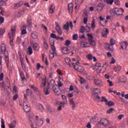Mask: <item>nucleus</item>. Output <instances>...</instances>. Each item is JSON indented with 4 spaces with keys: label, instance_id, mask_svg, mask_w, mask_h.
Wrapping results in <instances>:
<instances>
[{
    "label": "nucleus",
    "instance_id": "1",
    "mask_svg": "<svg viewBox=\"0 0 128 128\" xmlns=\"http://www.w3.org/2000/svg\"><path fill=\"white\" fill-rule=\"evenodd\" d=\"M34 122L37 126H42V125L44 124V120L40 118L38 116H35V120L33 118L32 124H34Z\"/></svg>",
    "mask_w": 128,
    "mask_h": 128
},
{
    "label": "nucleus",
    "instance_id": "2",
    "mask_svg": "<svg viewBox=\"0 0 128 128\" xmlns=\"http://www.w3.org/2000/svg\"><path fill=\"white\" fill-rule=\"evenodd\" d=\"M23 110L25 112H28L30 110V107L28 106V102L25 101L23 103Z\"/></svg>",
    "mask_w": 128,
    "mask_h": 128
},
{
    "label": "nucleus",
    "instance_id": "3",
    "mask_svg": "<svg viewBox=\"0 0 128 128\" xmlns=\"http://www.w3.org/2000/svg\"><path fill=\"white\" fill-rule=\"evenodd\" d=\"M62 96L63 102H56V106H60V104H68V99L66 98V96L64 95H62Z\"/></svg>",
    "mask_w": 128,
    "mask_h": 128
},
{
    "label": "nucleus",
    "instance_id": "4",
    "mask_svg": "<svg viewBox=\"0 0 128 128\" xmlns=\"http://www.w3.org/2000/svg\"><path fill=\"white\" fill-rule=\"evenodd\" d=\"M114 44H115L114 40V39L112 38L110 40V44H106V48L109 50H112V49H113L112 46H114Z\"/></svg>",
    "mask_w": 128,
    "mask_h": 128
},
{
    "label": "nucleus",
    "instance_id": "5",
    "mask_svg": "<svg viewBox=\"0 0 128 128\" xmlns=\"http://www.w3.org/2000/svg\"><path fill=\"white\" fill-rule=\"evenodd\" d=\"M113 12H114V14H116V16H120L124 11L122 10V8H116L114 10H113Z\"/></svg>",
    "mask_w": 128,
    "mask_h": 128
},
{
    "label": "nucleus",
    "instance_id": "6",
    "mask_svg": "<svg viewBox=\"0 0 128 128\" xmlns=\"http://www.w3.org/2000/svg\"><path fill=\"white\" fill-rule=\"evenodd\" d=\"M84 0H76V2H75V4H76L75 10H80V4H82V2H84Z\"/></svg>",
    "mask_w": 128,
    "mask_h": 128
},
{
    "label": "nucleus",
    "instance_id": "7",
    "mask_svg": "<svg viewBox=\"0 0 128 128\" xmlns=\"http://www.w3.org/2000/svg\"><path fill=\"white\" fill-rule=\"evenodd\" d=\"M88 38V42L90 44H91V46H96V41L94 40H92L94 38V37L92 36V34H87Z\"/></svg>",
    "mask_w": 128,
    "mask_h": 128
},
{
    "label": "nucleus",
    "instance_id": "8",
    "mask_svg": "<svg viewBox=\"0 0 128 128\" xmlns=\"http://www.w3.org/2000/svg\"><path fill=\"white\" fill-rule=\"evenodd\" d=\"M94 84L99 88H102V86H104V83L99 79L94 80Z\"/></svg>",
    "mask_w": 128,
    "mask_h": 128
},
{
    "label": "nucleus",
    "instance_id": "9",
    "mask_svg": "<svg viewBox=\"0 0 128 128\" xmlns=\"http://www.w3.org/2000/svg\"><path fill=\"white\" fill-rule=\"evenodd\" d=\"M104 5L102 3H99L96 6V10L98 12H100L104 10Z\"/></svg>",
    "mask_w": 128,
    "mask_h": 128
},
{
    "label": "nucleus",
    "instance_id": "10",
    "mask_svg": "<svg viewBox=\"0 0 128 128\" xmlns=\"http://www.w3.org/2000/svg\"><path fill=\"white\" fill-rule=\"evenodd\" d=\"M50 83H48V86L44 88V94H46V96H48V94H50Z\"/></svg>",
    "mask_w": 128,
    "mask_h": 128
},
{
    "label": "nucleus",
    "instance_id": "11",
    "mask_svg": "<svg viewBox=\"0 0 128 128\" xmlns=\"http://www.w3.org/2000/svg\"><path fill=\"white\" fill-rule=\"evenodd\" d=\"M108 30L106 28H104L102 32V36L103 38H108Z\"/></svg>",
    "mask_w": 128,
    "mask_h": 128
},
{
    "label": "nucleus",
    "instance_id": "12",
    "mask_svg": "<svg viewBox=\"0 0 128 128\" xmlns=\"http://www.w3.org/2000/svg\"><path fill=\"white\" fill-rule=\"evenodd\" d=\"M69 104L70 106H71L72 110H76V102H74V98H70L69 100Z\"/></svg>",
    "mask_w": 128,
    "mask_h": 128
},
{
    "label": "nucleus",
    "instance_id": "13",
    "mask_svg": "<svg viewBox=\"0 0 128 128\" xmlns=\"http://www.w3.org/2000/svg\"><path fill=\"white\" fill-rule=\"evenodd\" d=\"M72 60L74 62L71 64L72 66H73V68H76V67L78 66L80 64V62H78V59L72 58Z\"/></svg>",
    "mask_w": 128,
    "mask_h": 128
},
{
    "label": "nucleus",
    "instance_id": "14",
    "mask_svg": "<svg viewBox=\"0 0 128 128\" xmlns=\"http://www.w3.org/2000/svg\"><path fill=\"white\" fill-rule=\"evenodd\" d=\"M52 90H53L54 92L57 96H60V95L62 94V90L60 89L56 88V86H54V85H53V86H52Z\"/></svg>",
    "mask_w": 128,
    "mask_h": 128
},
{
    "label": "nucleus",
    "instance_id": "15",
    "mask_svg": "<svg viewBox=\"0 0 128 128\" xmlns=\"http://www.w3.org/2000/svg\"><path fill=\"white\" fill-rule=\"evenodd\" d=\"M50 38H55L56 40H60L62 42L64 40V37L57 36L56 35L54 34H50Z\"/></svg>",
    "mask_w": 128,
    "mask_h": 128
},
{
    "label": "nucleus",
    "instance_id": "16",
    "mask_svg": "<svg viewBox=\"0 0 128 128\" xmlns=\"http://www.w3.org/2000/svg\"><path fill=\"white\" fill-rule=\"evenodd\" d=\"M16 30V26H12V28H11L12 33L8 34L9 36H14V34Z\"/></svg>",
    "mask_w": 128,
    "mask_h": 128
},
{
    "label": "nucleus",
    "instance_id": "17",
    "mask_svg": "<svg viewBox=\"0 0 128 128\" xmlns=\"http://www.w3.org/2000/svg\"><path fill=\"white\" fill-rule=\"evenodd\" d=\"M68 10L70 14H72L74 12V4L70 3L68 4Z\"/></svg>",
    "mask_w": 128,
    "mask_h": 128
},
{
    "label": "nucleus",
    "instance_id": "18",
    "mask_svg": "<svg viewBox=\"0 0 128 128\" xmlns=\"http://www.w3.org/2000/svg\"><path fill=\"white\" fill-rule=\"evenodd\" d=\"M108 68V66H106V64H104L103 65V66L102 67V68L99 70L98 71V72H101L102 74H104L106 70V68Z\"/></svg>",
    "mask_w": 128,
    "mask_h": 128
},
{
    "label": "nucleus",
    "instance_id": "19",
    "mask_svg": "<svg viewBox=\"0 0 128 128\" xmlns=\"http://www.w3.org/2000/svg\"><path fill=\"white\" fill-rule=\"evenodd\" d=\"M98 122V117L96 116H94L90 119V122L92 124H96Z\"/></svg>",
    "mask_w": 128,
    "mask_h": 128
},
{
    "label": "nucleus",
    "instance_id": "20",
    "mask_svg": "<svg viewBox=\"0 0 128 128\" xmlns=\"http://www.w3.org/2000/svg\"><path fill=\"white\" fill-rule=\"evenodd\" d=\"M55 10H56V6H54V4H52L49 10L50 14H52L54 12Z\"/></svg>",
    "mask_w": 128,
    "mask_h": 128
},
{
    "label": "nucleus",
    "instance_id": "21",
    "mask_svg": "<svg viewBox=\"0 0 128 128\" xmlns=\"http://www.w3.org/2000/svg\"><path fill=\"white\" fill-rule=\"evenodd\" d=\"M0 50H1L2 52H4V54L5 52H6V44H1Z\"/></svg>",
    "mask_w": 128,
    "mask_h": 128
},
{
    "label": "nucleus",
    "instance_id": "22",
    "mask_svg": "<svg viewBox=\"0 0 128 128\" xmlns=\"http://www.w3.org/2000/svg\"><path fill=\"white\" fill-rule=\"evenodd\" d=\"M74 68L77 70V72H84V68H82V66H77Z\"/></svg>",
    "mask_w": 128,
    "mask_h": 128
},
{
    "label": "nucleus",
    "instance_id": "23",
    "mask_svg": "<svg viewBox=\"0 0 128 128\" xmlns=\"http://www.w3.org/2000/svg\"><path fill=\"white\" fill-rule=\"evenodd\" d=\"M96 90H98V92H96ZM92 94L94 96H96V94H98V92L99 94H100V90L98 88H92Z\"/></svg>",
    "mask_w": 128,
    "mask_h": 128
},
{
    "label": "nucleus",
    "instance_id": "24",
    "mask_svg": "<svg viewBox=\"0 0 128 128\" xmlns=\"http://www.w3.org/2000/svg\"><path fill=\"white\" fill-rule=\"evenodd\" d=\"M56 30L57 32H58V34H59V36H62V32L60 30V26L57 25L56 26Z\"/></svg>",
    "mask_w": 128,
    "mask_h": 128
},
{
    "label": "nucleus",
    "instance_id": "25",
    "mask_svg": "<svg viewBox=\"0 0 128 128\" xmlns=\"http://www.w3.org/2000/svg\"><path fill=\"white\" fill-rule=\"evenodd\" d=\"M102 66V64L100 62H96L94 66V70L98 72V70H100V68Z\"/></svg>",
    "mask_w": 128,
    "mask_h": 128
},
{
    "label": "nucleus",
    "instance_id": "26",
    "mask_svg": "<svg viewBox=\"0 0 128 128\" xmlns=\"http://www.w3.org/2000/svg\"><path fill=\"white\" fill-rule=\"evenodd\" d=\"M4 56H5V60L6 62V64L7 66H8L9 64H8V52H5L4 54Z\"/></svg>",
    "mask_w": 128,
    "mask_h": 128
},
{
    "label": "nucleus",
    "instance_id": "27",
    "mask_svg": "<svg viewBox=\"0 0 128 128\" xmlns=\"http://www.w3.org/2000/svg\"><path fill=\"white\" fill-rule=\"evenodd\" d=\"M22 4H24V2H19L17 4H14V8H20V6H22Z\"/></svg>",
    "mask_w": 128,
    "mask_h": 128
},
{
    "label": "nucleus",
    "instance_id": "28",
    "mask_svg": "<svg viewBox=\"0 0 128 128\" xmlns=\"http://www.w3.org/2000/svg\"><path fill=\"white\" fill-rule=\"evenodd\" d=\"M126 46H128V42H121V48L122 50H126Z\"/></svg>",
    "mask_w": 128,
    "mask_h": 128
},
{
    "label": "nucleus",
    "instance_id": "29",
    "mask_svg": "<svg viewBox=\"0 0 128 128\" xmlns=\"http://www.w3.org/2000/svg\"><path fill=\"white\" fill-rule=\"evenodd\" d=\"M106 122H108V120H106L103 118V119H101L100 120V121L98 122V124H101L102 126H104V124H106Z\"/></svg>",
    "mask_w": 128,
    "mask_h": 128
},
{
    "label": "nucleus",
    "instance_id": "30",
    "mask_svg": "<svg viewBox=\"0 0 128 128\" xmlns=\"http://www.w3.org/2000/svg\"><path fill=\"white\" fill-rule=\"evenodd\" d=\"M16 126V121H13L11 124H8L9 128H14Z\"/></svg>",
    "mask_w": 128,
    "mask_h": 128
},
{
    "label": "nucleus",
    "instance_id": "31",
    "mask_svg": "<svg viewBox=\"0 0 128 128\" xmlns=\"http://www.w3.org/2000/svg\"><path fill=\"white\" fill-rule=\"evenodd\" d=\"M106 106H108L109 108H110V106H114V103L112 102V101H108L106 102V104H105Z\"/></svg>",
    "mask_w": 128,
    "mask_h": 128
},
{
    "label": "nucleus",
    "instance_id": "32",
    "mask_svg": "<svg viewBox=\"0 0 128 128\" xmlns=\"http://www.w3.org/2000/svg\"><path fill=\"white\" fill-rule=\"evenodd\" d=\"M65 62L66 64H68L69 66H70V68H72V62H70V58H65Z\"/></svg>",
    "mask_w": 128,
    "mask_h": 128
},
{
    "label": "nucleus",
    "instance_id": "33",
    "mask_svg": "<svg viewBox=\"0 0 128 128\" xmlns=\"http://www.w3.org/2000/svg\"><path fill=\"white\" fill-rule=\"evenodd\" d=\"M96 20L94 18H92V22L91 23V28H92L94 29L96 28Z\"/></svg>",
    "mask_w": 128,
    "mask_h": 128
},
{
    "label": "nucleus",
    "instance_id": "34",
    "mask_svg": "<svg viewBox=\"0 0 128 128\" xmlns=\"http://www.w3.org/2000/svg\"><path fill=\"white\" fill-rule=\"evenodd\" d=\"M121 82H126V78L124 76H121L120 79Z\"/></svg>",
    "mask_w": 128,
    "mask_h": 128
},
{
    "label": "nucleus",
    "instance_id": "35",
    "mask_svg": "<svg viewBox=\"0 0 128 128\" xmlns=\"http://www.w3.org/2000/svg\"><path fill=\"white\" fill-rule=\"evenodd\" d=\"M68 48L64 47L62 49V52L64 54H68Z\"/></svg>",
    "mask_w": 128,
    "mask_h": 128
},
{
    "label": "nucleus",
    "instance_id": "36",
    "mask_svg": "<svg viewBox=\"0 0 128 128\" xmlns=\"http://www.w3.org/2000/svg\"><path fill=\"white\" fill-rule=\"evenodd\" d=\"M33 48L34 50H38V44H33Z\"/></svg>",
    "mask_w": 128,
    "mask_h": 128
},
{
    "label": "nucleus",
    "instance_id": "37",
    "mask_svg": "<svg viewBox=\"0 0 128 128\" xmlns=\"http://www.w3.org/2000/svg\"><path fill=\"white\" fill-rule=\"evenodd\" d=\"M69 26H70V24H68V22H67L66 24H65L64 25L63 28H64V30H68Z\"/></svg>",
    "mask_w": 128,
    "mask_h": 128
},
{
    "label": "nucleus",
    "instance_id": "38",
    "mask_svg": "<svg viewBox=\"0 0 128 128\" xmlns=\"http://www.w3.org/2000/svg\"><path fill=\"white\" fill-rule=\"evenodd\" d=\"M32 38H34V40H36V38H38V33L36 32L32 33Z\"/></svg>",
    "mask_w": 128,
    "mask_h": 128
},
{
    "label": "nucleus",
    "instance_id": "39",
    "mask_svg": "<svg viewBox=\"0 0 128 128\" xmlns=\"http://www.w3.org/2000/svg\"><path fill=\"white\" fill-rule=\"evenodd\" d=\"M10 46H14V36H10Z\"/></svg>",
    "mask_w": 128,
    "mask_h": 128
},
{
    "label": "nucleus",
    "instance_id": "40",
    "mask_svg": "<svg viewBox=\"0 0 128 128\" xmlns=\"http://www.w3.org/2000/svg\"><path fill=\"white\" fill-rule=\"evenodd\" d=\"M120 66L117 65L114 68V70H115V72H118L120 70Z\"/></svg>",
    "mask_w": 128,
    "mask_h": 128
},
{
    "label": "nucleus",
    "instance_id": "41",
    "mask_svg": "<svg viewBox=\"0 0 128 128\" xmlns=\"http://www.w3.org/2000/svg\"><path fill=\"white\" fill-rule=\"evenodd\" d=\"M30 86V88H32V90H34L35 92H38V89L34 85Z\"/></svg>",
    "mask_w": 128,
    "mask_h": 128
},
{
    "label": "nucleus",
    "instance_id": "42",
    "mask_svg": "<svg viewBox=\"0 0 128 128\" xmlns=\"http://www.w3.org/2000/svg\"><path fill=\"white\" fill-rule=\"evenodd\" d=\"M44 48H45L46 49L48 48V46L46 43V38H44Z\"/></svg>",
    "mask_w": 128,
    "mask_h": 128
},
{
    "label": "nucleus",
    "instance_id": "43",
    "mask_svg": "<svg viewBox=\"0 0 128 128\" xmlns=\"http://www.w3.org/2000/svg\"><path fill=\"white\" fill-rule=\"evenodd\" d=\"M56 52H50L49 56L50 58H54V56H56Z\"/></svg>",
    "mask_w": 128,
    "mask_h": 128
},
{
    "label": "nucleus",
    "instance_id": "44",
    "mask_svg": "<svg viewBox=\"0 0 128 128\" xmlns=\"http://www.w3.org/2000/svg\"><path fill=\"white\" fill-rule=\"evenodd\" d=\"M1 124L2 128H6V125H4V120L2 118L1 120Z\"/></svg>",
    "mask_w": 128,
    "mask_h": 128
},
{
    "label": "nucleus",
    "instance_id": "45",
    "mask_svg": "<svg viewBox=\"0 0 128 128\" xmlns=\"http://www.w3.org/2000/svg\"><path fill=\"white\" fill-rule=\"evenodd\" d=\"M28 52L30 55L32 54V47L29 46L28 48Z\"/></svg>",
    "mask_w": 128,
    "mask_h": 128
},
{
    "label": "nucleus",
    "instance_id": "46",
    "mask_svg": "<svg viewBox=\"0 0 128 128\" xmlns=\"http://www.w3.org/2000/svg\"><path fill=\"white\" fill-rule=\"evenodd\" d=\"M114 2V0H106V3H107L108 4H112Z\"/></svg>",
    "mask_w": 128,
    "mask_h": 128
},
{
    "label": "nucleus",
    "instance_id": "47",
    "mask_svg": "<svg viewBox=\"0 0 128 128\" xmlns=\"http://www.w3.org/2000/svg\"><path fill=\"white\" fill-rule=\"evenodd\" d=\"M114 110V109L112 108H110V109H108L107 111H106V114H112V112Z\"/></svg>",
    "mask_w": 128,
    "mask_h": 128
},
{
    "label": "nucleus",
    "instance_id": "48",
    "mask_svg": "<svg viewBox=\"0 0 128 128\" xmlns=\"http://www.w3.org/2000/svg\"><path fill=\"white\" fill-rule=\"evenodd\" d=\"M108 24V20H104L102 21V24H100L102 26H106V24Z\"/></svg>",
    "mask_w": 128,
    "mask_h": 128
},
{
    "label": "nucleus",
    "instance_id": "49",
    "mask_svg": "<svg viewBox=\"0 0 128 128\" xmlns=\"http://www.w3.org/2000/svg\"><path fill=\"white\" fill-rule=\"evenodd\" d=\"M88 44V43L84 42L82 43L81 46H82V48H87Z\"/></svg>",
    "mask_w": 128,
    "mask_h": 128
},
{
    "label": "nucleus",
    "instance_id": "50",
    "mask_svg": "<svg viewBox=\"0 0 128 128\" xmlns=\"http://www.w3.org/2000/svg\"><path fill=\"white\" fill-rule=\"evenodd\" d=\"M99 18L100 20V24H102V21L106 20V19H104V18H102V16H100Z\"/></svg>",
    "mask_w": 128,
    "mask_h": 128
},
{
    "label": "nucleus",
    "instance_id": "51",
    "mask_svg": "<svg viewBox=\"0 0 128 128\" xmlns=\"http://www.w3.org/2000/svg\"><path fill=\"white\" fill-rule=\"evenodd\" d=\"M2 56H0V72H2Z\"/></svg>",
    "mask_w": 128,
    "mask_h": 128
},
{
    "label": "nucleus",
    "instance_id": "52",
    "mask_svg": "<svg viewBox=\"0 0 128 128\" xmlns=\"http://www.w3.org/2000/svg\"><path fill=\"white\" fill-rule=\"evenodd\" d=\"M78 38V34H74L73 35V40H76Z\"/></svg>",
    "mask_w": 128,
    "mask_h": 128
},
{
    "label": "nucleus",
    "instance_id": "53",
    "mask_svg": "<svg viewBox=\"0 0 128 128\" xmlns=\"http://www.w3.org/2000/svg\"><path fill=\"white\" fill-rule=\"evenodd\" d=\"M18 92V88L16 86H14L13 88V94H16Z\"/></svg>",
    "mask_w": 128,
    "mask_h": 128
},
{
    "label": "nucleus",
    "instance_id": "54",
    "mask_svg": "<svg viewBox=\"0 0 128 128\" xmlns=\"http://www.w3.org/2000/svg\"><path fill=\"white\" fill-rule=\"evenodd\" d=\"M20 76L22 78V80H26V78H24V73L22 72L20 73Z\"/></svg>",
    "mask_w": 128,
    "mask_h": 128
},
{
    "label": "nucleus",
    "instance_id": "55",
    "mask_svg": "<svg viewBox=\"0 0 128 128\" xmlns=\"http://www.w3.org/2000/svg\"><path fill=\"white\" fill-rule=\"evenodd\" d=\"M61 104V106H59L58 108V110L59 112H60V110H62V108H64L65 105L62 104Z\"/></svg>",
    "mask_w": 128,
    "mask_h": 128
},
{
    "label": "nucleus",
    "instance_id": "56",
    "mask_svg": "<svg viewBox=\"0 0 128 128\" xmlns=\"http://www.w3.org/2000/svg\"><path fill=\"white\" fill-rule=\"evenodd\" d=\"M87 58H88V60H92L94 56H92V54H88L87 56H86Z\"/></svg>",
    "mask_w": 128,
    "mask_h": 128
},
{
    "label": "nucleus",
    "instance_id": "57",
    "mask_svg": "<svg viewBox=\"0 0 128 128\" xmlns=\"http://www.w3.org/2000/svg\"><path fill=\"white\" fill-rule=\"evenodd\" d=\"M118 120H122V118H124V114H120L118 116Z\"/></svg>",
    "mask_w": 128,
    "mask_h": 128
},
{
    "label": "nucleus",
    "instance_id": "58",
    "mask_svg": "<svg viewBox=\"0 0 128 128\" xmlns=\"http://www.w3.org/2000/svg\"><path fill=\"white\" fill-rule=\"evenodd\" d=\"M70 44V41L69 40H66L65 42V46H68Z\"/></svg>",
    "mask_w": 128,
    "mask_h": 128
},
{
    "label": "nucleus",
    "instance_id": "59",
    "mask_svg": "<svg viewBox=\"0 0 128 128\" xmlns=\"http://www.w3.org/2000/svg\"><path fill=\"white\" fill-rule=\"evenodd\" d=\"M32 94V91L30 89H28L26 90V94Z\"/></svg>",
    "mask_w": 128,
    "mask_h": 128
},
{
    "label": "nucleus",
    "instance_id": "60",
    "mask_svg": "<svg viewBox=\"0 0 128 128\" xmlns=\"http://www.w3.org/2000/svg\"><path fill=\"white\" fill-rule=\"evenodd\" d=\"M102 102H104L105 104H106L107 102H108V100H106V97L104 96H102Z\"/></svg>",
    "mask_w": 128,
    "mask_h": 128
},
{
    "label": "nucleus",
    "instance_id": "61",
    "mask_svg": "<svg viewBox=\"0 0 128 128\" xmlns=\"http://www.w3.org/2000/svg\"><path fill=\"white\" fill-rule=\"evenodd\" d=\"M50 43L51 46H54V41L52 40H50Z\"/></svg>",
    "mask_w": 128,
    "mask_h": 128
},
{
    "label": "nucleus",
    "instance_id": "62",
    "mask_svg": "<svg viewBox=\"0 0 128 128\" xmlns=\"http://www.w3.org/2000/svg\"><path fill=\"white\" fill-rule=\"evenodd\" d=\"M107 82L109 84L110 86H114L112 81H110V80H108Z\"/></svg>",
    "mask_w": 128,
    "mask_h": 128
},
{
    "label": "nucleus",
    "instance_id": "63",
    "mask_svg": "<svg viewBox=\"0 0 128 128\" xmlns=\"http://www.w3.org/2000/svg\"><path fill=\"white\" fill-rule=\"evenodd\" d=\"M18 94H16L13 97V100H16L18 99Z\"/></svg>",
    "mask_w": 128,
    "mask_h": 128
},
{
    "label": "nucleus",
    "instance_id": "64",
    "mask_svg": "<svg viewBox=\"0 0 128 128\" xmlns=\"http://www.w3.org/2000/svg\"><path fill=\"white\" fill-rule=\"evenodd\" d=\"M80 32H84V26H82L80 27Z\"/></svg>",
    "mask_w": 128,
    "mask_h": 128
}]
</instances>
